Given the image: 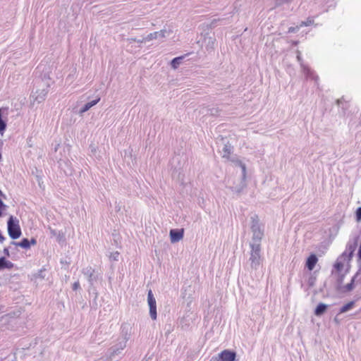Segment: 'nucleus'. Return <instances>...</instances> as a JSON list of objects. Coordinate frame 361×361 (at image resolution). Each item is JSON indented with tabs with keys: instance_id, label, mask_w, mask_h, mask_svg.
<instances>
[{
	"instance_id": "4468645a",
	"label": "nucleus",
	"mask_w": 361,
	"mask_h": 361,
	"mask_svg": "<svg viewBox=\"0 0 361 361\" xmlns=\"http://www.w3.org/2000/svg\"><path fill=\"white\" fill-rule=\"evenodd\" d=\"M360 269L355 274V276L352 278L350 283H348L343 287V292H350L354 288V283L355 281H360L361 279H359L360 275Z\"/></svg>"
},
{
	"instance_id": "bb28decb",
	"label": "nucleus",
	"mask_w": 361,
	"mask_h": 361,
	"mask_svg": "<svg viewBox=\"0 0 361 361\" xmlns=\"http://www.w3.org/2000/svg\"><path fill=\"white\" fill-rule=\"evenodd\" d=\"M300 29V26H295V27H290L288 28V32L289 33H295L296 32H298Z\"/></svg>"
},
{
	"instance_id": "cd10ccee",
	"label": "nucleus",
	"mask_w": 361,
	"mask_h": 361,
	"mask_svg": "<svg viewBox=\"0 0 361 361\" xmlns=\"http://www.w3.org/2000/svg\"><path fill=\"white\" fill-rule=\"evenodd\" d=\"M297 60L301 65V63H303L302 56H301V52L300 51H297Z\"/></svg>"
},
{
	"instance_id": "2f4dec72",
	"label": "nucleus",
	"mask_w": 361,
	"mask_h": 361,
	"mask_svg": "<svg viewBox=\"0 0 361 361\" xmlns=\"http://www.w3.org/2000/svg\"><path fill=\"white\" fill-rule=\"evenodd\" d=\"M118 255V252H116L114 254V260H118V259H117Z\"/></svg>"
},
{
	"instance_id": "5701e85b",
	"label": "nucleus",
	"mask_w": 361,
	"mask_h": 361,
	"mask_svg": "<svg viewBox=\"0 0 361 361\" xmlns=\"http://www.w3.org/2000/svg\"><path fill=\"white\" fill-rule=\"evenodd\" d=\"M184 56H178L176 57L171 61V66L173 69H176L179 65L181 63Z\"/></svg>"
},
{
	"instance_id": "a878e982",
	"label": "nucleus",
	"mask_w": 361,
	"mask_h": 361,
	"mask_svg": "<svg viewBox=\"0 0 361 361\" xmlns=\"http://www.w3.org/2000/svg\"><path fill=\"white\" fill-rule=\"evenodd\" d=\"M314 23V18L309 17L306 20H305V25L310 26Z\"/></svg>"
},
{
	"instance_id": "7ed1b4c3",
	"label": "nucleus",
	"mask_w": 361,
	"mask_h": 361,
	"mask_svg": "<svg viewBox=\"0 0 361 361\" xmlns=\"http://www.w3.org/2000/svg\"><path fill=\"white\" fill-rule=\"evenodd\" d=\"M251 231L252 233V242L250 244L260 245L262 238L264 235V231L262 229L259 222L258 216L254 215L251 217Z\"/></svg>"
},
{
	"instance_id": "f8f14e48",
	"label": "nucleus",
	"mask_w": 361,
	"mask_h": 361,
	"mask_svg": "<svg viewBox=\"0 0 361 361\" xmlns=\"http://www.w3.org/2000/svg\"><path fill=\"white\" fill-rule=\"evenodd\" d=\"M301 69L307 80H314L315 81L317 80L318 76L316 75L314 71H312L308 66L305 65L304 63H301Z\"/></svg>"
},
{
	"instance_id": "ddd939ff",
	"label": "nucleus",
	"mask_w": 361,
	"mask_h": 361,
	"mask_svg": "<svg viewBox=\"0 0 361 361\" xmlns=\"http://www.w3.org/2000/svg\"><path fill=\"white\" fill-rule=\"evenodd\" d=\"M183 237V229H171L170 231V238L171 243H177Z\"/></svg>"
},
{
	"instance_id": "423d86ee",
	"label": "nucleus",
	"mask_w": 361,
	"mask_h": 361,
	"mask_svg": "<svg viewBox=\"0 0 361 361\" xmlns=\"http://www.w3.org/2000/svg\"><path fill=\"white\" fill-rule=\"evenodd\" d=\"M8 233L11 238L16 240L21 235V229L19 225V221L11 216L7 222Z\"/></svg>"
},
{
	"instance_id": "6e6552de",
	"label": "nucleus",
	"mask_w": 361,
	"mask_h": 361,
	"mask_svg": "<svg viewBox=\"0 0 361 361\" xmlns=\"http://www.w3.org/2000/svg\"><path fill=\"white\" fill-rule=\"evenodd\" d=\"M147 302L149 307V315L153 320H155L157 317V302L151 290H149L147 293Z\"/></svg>"
},
{
	"instance_id": "a211bd4d",
	"label": "nucleus",
	"mask_w": 361,
	"mask_h": 361,
	"mask_svg": "<svg viewBox=\"0 0 361 361\" xmlns=\"http://www.w3.org/2000/svg\"><path fill=\"white\" fill-rule=\"evenodd\" d=\"M100 100V97H97L95 99L86 103L80 110V114H83L88 111L90 108L96 105Z\"/></svg>"
},
{
	"instance_id": "dca6fc26",
	"label": "nucleus",
	"mask_w": 361,
	"mask_h": 361,
	"mask_svg": "<svg viewBox=\"0 0 361 361\" xmlns=\"http://www.w3.org/2000/svg\"><path fill=\"white\" fill-rule=\"evenodd\" d=\"M7 108H0V133L2 135L6 130L7 124L6 119L3 118V116L5 111H7Z\"/></svg>"
},
{
	"instance_id": "412c9836",
	"label": "nucleus",
	"mask_w": 361,
	"mask_h": 361,
	"mask_svg": "<svg viewBox=\"0 0 361 361\" xmlns=\"http://www.w3.org/2000/svg\"><path fill=\"white\" fill-rule=\"evenodd\" d=\"M327 309V305L324 303H319L314 310V314L316 316H321Z\"/></svg>"
},
{
	"instance_id": "aec40b11",
	"label": "nucleus",
	"mask_w": 361,
	"mask_h": 361,
	"mask_svg": "<svg viewBox=\"0 0 361 361\" xmlns=\"http://www.w3.org/2000/svg\"><path fill=\"white\" fill-rule=\"evenodd\" d=\"M11 244L16 246L21 247L24 249L30 248L29 240L27 238H23L20 242L12 241Z\"/></svg>"
},
{
	"instance_id": "0eeeda50",
	"label": "nucleus",
	"mask_w": 361,
	"mask_h": 361,
	"mask_svg": "<svg viewBox=\"0 0 361 361\" xmlns=\"http://www.w3.org/2000/svg\"><path fill=\"white\" fill-rule=\"evenodd\" d=\"M251 252L249 261L250 262L251 268L257 269L260 265L261 256V245L257 244H250Z\"/></svg>"
},
{
	"instance_id": "f257e3e1",
	"label": "nucleus",
	"mask_w": 361,
	"mask_h": 361,
	"mask_svg": "<svg viewBox=\"0 0 361 361\" xmlns=\"http://www.w3.org/2000/svg\"><path fill=\"white\" fill-rule=\"evenodd\" d=\"M51 84V79L47 74L42 78H36L34 80V88L30 95L33 102L39 104L44 102Z\"/></svg>"
},
{
	"instance_id": "473e14b6",
	"label": "nucleus",
	"mask_w": 361,
	"mask_h": 361,
	"mask_svg": "<svg viewBox=\"0 0 361 361\" xmlns=\"http://www.w3.org/2000/svg\"><path fill=\"white\" fill-rule=\"evenodd\" d=\"M298 26H300V28L303 27V26H305V21H302Z\"/></svg>"
},
{
	"instance_id": "9d476101",
	"label": "nucleus",
	"mask_w": 361,
	"mask_h": 361,
	"mask_svg": "<svg viewBox=\"0 0 361 361\" xmlns=\"http://www.w3.org/2000/svg\"><path fill=\"white\" fill-rule=\"evenodd\" d=\"M236 353L234 351L224 350L217 357H213L216 361H235Z\"/></svg>"
},
{
	"instance_id": "c756f323",
	"label": "nucleus",
	"mask_w": 361,
	"mask_h": 361,
	"mask_svg": "<svg viewBox=\"0 0 361 361\" xmlns=\"http://www.w3.org/2000/svg\"><path fill=\"white\" fill-rule=\"evenodd\" d=\"M30 247L31 245H35L37 244V240L35 238H32L30 240H29Z\"/></svg>"
},
{
	"instance_id": "b1692460",
	"label": "nucleus",
	"mask_w": 361,
	"mask_h": 361,
	"mask_svg": "<svg viewBox=\"0 0 361 361\" xmlns=\"http://www.w3.org/2000/svg\"><path fill=\"white\" fill-rule=\"evenodd\" d=\"M354 306V302L351 301L348 302L347 304L344 305L341 309H340V313H344L348 312V310H351L353 307Z\"/></svg>"
},
{
	"instance_id": "f3484780",
	"label": "nucleus",
	"mask_w": 361,
	"mask_h": 361,
	"mask_svg": "<svg viewBox=\"0 0 361 361\" xmlns=\"http://www.w3.org/2000/svg\"><path fill=\"white\" fill-rule=\"evenodd\" d=\"M14 267V264L6 259L4 257H0V270L4 269H11Z\"/></svg>"
},
{
	"instance_id": "1a4fd4ad",
	"label": "nucleus",
	"mask_w": 361,
	"mask_h": 361,
	"mask_svg": "<svg viewBox=\"0 0 361 361\" xmlns=\"http://www.w3.org/2000/svg\"><path fill=\"white\" fill-rule=\"evenodd\" d=\"M358 237H355L353 240H350L346 246L345 251L342 254V257L350 259L357 246Z\"/></svg>"
},
{
	"instance_id": "6ab92c4d",
	"label": "nucleus",
	"mask_w": 361,
	"mask_h": 361,
	"mask_svg": "<svg viewBox=\"0 0 361 361\" xmlns=\"http://www.w3.org/2000/svg\"><path fill=\"white\" fill-rule=\"evenodd\" d=\"M347 258L345 257H342V255L337 259L336 262L334 265V267L338 272H340L343 270L344 267L343 261L345 260Z\"/></svg>"
},
{
	"instance_id": "4be33fe9",
	"label": "nucleus",
	"mask_w": 361,
	"mask_h": 361,
	"mask_svg": "<svg viewBox=\"0 0 361 361\" xmlns=\"http://www.w3.org/2000/svg\"><path fill=\"white\" fill-rule=\"evenodd\" d=\"M232 149H233V147L231 145H228V144L224 145V146L222 149L223 158L228 159L232 152Z\"/></svg>"
},
{
	"instance_id": "20e7f679",
	"label": "nucleus",
	"mask_w": 361,
	"mask_h": 361,
	"mask_svg": "<svg viewBox=\"0 0 361 361\" xmlns=\"http://www.w3.org/2000/svg\"><path fill=\"white\" fill-rule=\"evenodd\" d=\"M234 164L235 166L239 167L241 169V175L240 178L239 183L235 185L231 186L232 191L239 193L245 187V178H246V166L244 163L238 159H233L231 160Z\"/></svg>"
},
{
	"instance_id": "2eb2a0df",
	"label": "nucleus",
	"mask_w": 361,
	"mask_h": 361,
	"mask_svg": "<svg viewBox=\"0 0 361 361\" xmlns=\"http://www.w3.org/2000/svg\"><path fill=\"white\" fill-rule=\"evenodd\" d=\"M318 261V259L317 256L314 254H311L309 257L307 259L306 261V267L310 270L312 271L314 268L317 262Z\"/></svg>"
},
{
	"instance_id": "f03ea898",
	"label": "nucleus",
	"mask_w": 361,
	"mask_h": 361,
	"mask_svg": "<svg viewBox=\"0 0 361 361\" xmlns=\"http://www.w3.org/2000/svg\"><path fill=\"white\" fill-rule=\"evenodd\" d=\"M130 338V335L124 329H122L121 336L116 340V343L108 349L106 357L109 360L114 359L116 356L119 355L122 350L126 347V343Z\"/></svg>"
},
{
	"instance_id": "39448f33",
	"label": "nucleus",
	"mask_w": 361,
	"mask_h": 361,
	"mask_svg": "<svg viewBox=\"0 0 361 361\" xmlns=\"http://www.w3.org/2000/svg\"><path fill=\"white\" fill-rule=\"evenodd\" d=\"M170 34H171L170 30L163 29L159 32H154L150 33L146 37H144L141 39H136L135 38H130V39H128V40L130 41V42H137L138 43L142 44L143 42H149L152 39L163 40L166 37H169L170 35Z\"/></svg>"
},
{
	"instance_id": "c85d7f7f",
	"label": "nucleus",
	"mask_w": 361,
	"mask_h": 361,
	"mask_svg": "<svg viewBox=\"0 0 361 361\" xmlns=\"http://www.w3.org/2000/svg\"><path fill=\"white\" fill-rule=\"evenodd\" d=\"M80 288V283L79 281H75L73 284V290H77L78 289H79Z\"/></svg>"
},
{
	"instance_id": "393cba45",
	"label": "nucleus",
	"mask_w": 361,
	"mask_h": 361,
	"mask_svg": "<svg viewBox=\"0 0 361 361\" xmlns=\"http://www.w3.org/2000/svg\"><path fill=\"white\" fill-rule=\"evenodd\" d=\"M355 216L357 221L361 220V207L357 209L355 212Z\"/></svg>"
},
{
	"instance_id": "9b49d317",
	"label": "nucleus",
	"mask_w": 361,
	"mask_h": 361,
	"mask_svg": "<svg viewBox=\"0 0 361 361\" xmlns=\"http://www.w3.org/2000/svg\"><path fill=\"white\" fill-rule=\"evenodd\" d=\"M82 274L86 276L91 286H92L94 282L96 281L97 279V276L95 274V270L91 267L84 268L82 269Z\"/></svg>"
},
{
	"instance_id": "7c9ffc66",
	"label": "nucleus",
	"mask_w": 361,
	"mask_h": 361,
	"mask_svg": "<svg viewBox=\"0 0 361 361\" xmlns=\"http://www.w3.org/2000/svg\"><path fill=\"white\" fill-rule=\"evenodd\" d=\"M4 254L7 256V257H9L10 256V252H9V250H8V248L7 247H5L4 249V251H3Z\"/></svg>"
},
{
	"instance_id": "72a5a7b5",
	"label": "nucleus",
	"mask_w": 361,
	"mask_h": 361,
	"mask_svg": "<svg viewBox=\"0 0 361 361\" xmlns=\"http://www.w3.org/2000/svg\"><path fill=\"white\" fill-rule=\"evenodd\" d=\"M341 100H342V99H338V100H337V104H338V105H340V104L341 103Z\"/></svg>"
}]
</instances>
